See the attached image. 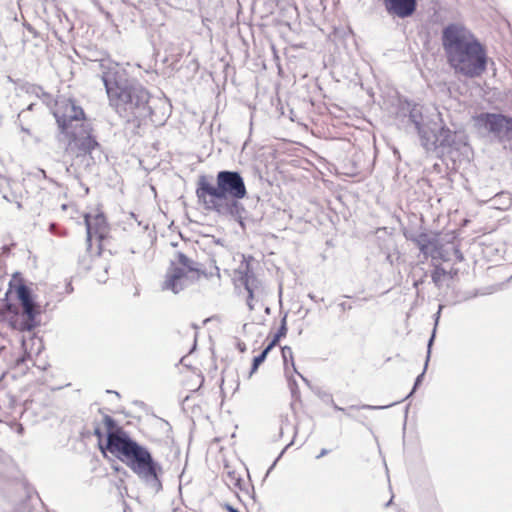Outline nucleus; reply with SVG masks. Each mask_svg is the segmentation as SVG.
<instances>
[{
	"mask_svg": "<svg viewBox=\"0 0 512 512\" xmlns=\"http://www.w3.org/2000/svg\"><path fill=\"white\" fill-rule=\"evenodd\" d=\"M109 105L126 121L146 117L150 114V94L135 79L129 78L118 63L103 59L99 63Z\"/></svg>",
	"mask_w": 512,
	"mask_h": 512,
	"instance_id": "nucleus-1",
	"label": "nucleus"
},
{
	"mask_svg": "<svg viewBox=\"0 0 512 512\" xmlns=\"http://www.w3.org/2000/svg\"><path fill=\"white\" fill-rule=\"evenodd\" d=\"M53 115L60 135L67 140L65 150L73 159V164L83 163L85 167L95 164L101 157L100 145L91 134L83 109L73 100L59 97Z\"/></svg>",
	"mask_w": 512,
	"mask_h": 512,
	"instance_id": "nucleus-2",
	"label": "nucleus"
},
{
	"mask_svg": "<svg viewBox=\"0 0 512 512\" xmlns=\"http://www.w3.org/2000/svg\"><path fill=\"white\" fill-rule=\"evenodd\" d=\"M103 423L106 428L107 450L126 464L146 487L155 493L159 492L162 489L161 464L154 460L146 447L138 444L118 427L111 416L104 415Z\"/></svg>",
	"mask_w": 512,
	"mask_h": 512,
	"instance_id": "nucleus-3",
	"label": "nucleus"
},
{
	"mask_svg": "<svg viewBox=\"0 0 512 512\" xmlns=\"http://www.w3.org/2000/svg\"><path fill=\"white\" fill-rule=\"evenodd\" d=\"M441 44L448 65L456 74L478 78L487 69L485 46L463 23L453 22L443 27Z\"/></svg>",
	"mask_w": 512,
	"mask_h": 512,
	"instance_id": "nucleus-4",
	"label": "nucleus"
},
{
	"mask_svg": "<svg viewBox=\"0 0 512 512\" xmlns=\"http://www.w3.org/2000/svg\"><path fill=\"white\" fill-rule=\"evenodd\" d=\"M216 182L217 185L214 186L206 176L199 177L196 195L204 205L209 204V200L219 201L227 197L243 199L247 194L244 179L237 171H219Z\"/></svg>",
	"mask_w": 512,
	"mask_h": 512,
	"instance_id": "nucleus-5",
	"label": "nucleus"
},
{
	"mask_svg": "<svg viewBox=\"0 0 512 512\" xmlns=\"http://www.w3.org/2000/svg\"><path fill=\"white\" fill-rule=\"evenodd\" d=\"M201 273L198 262L178 251L170 261L162 288L177 294L197 280Z\"/></svg>",
	"mask_w": 512,
	"mask_h": 512,
	"instance_id": "nucleus-6",
	"label": "nucleus"
},
{
	"mask_svg": "<svg viewBox=\"0 0 512 512\" xmlns=\"http://www.w3.org/2000/svg\"><path fill=\"white\" fill-rule=\"evenodd\" d=\"M399 114L408 117L409 122L414 126L421 141V145L426 151H431L435 141V130L429 125V122L423 115V106L412 101L400 103Z\"/></svg>",
	"mask_w": 512,
	"mask_h": 512,
	"instance_id": "nucleus-7",
	"label": "nucleus"
},
{
	"mask_svg": "<svg viewBox=\"0 0 512 512\" xmlns=\"http://www.w3.org/2000/svg\"><path fill=\"white\" fill-rule=\"evenodd\" d=\"M234 284L236 289L241 287L247 292V306L250 311L254 310L257 302L263 294L261 281L255 276L250 268L249 262L244 258L234 272Z\"/></svg>",
	"mask_w": 512,
	"mask_h": 512,
	"instance_id": "nucleus-8",
	"label": "nucleus"
},
{
	"mask_svg": "<svg viewBox=\"0 0 512 512\" xmlns=\"http://www.w3.org/2000/svg\"><path fill=\"white\" fill-rule=\"evenodd\" d=\"M475 124L493 134L499 141L512 140V118L497 113H481L475 117Z\"/></svg>",
	"mask_w": 512,
	"mask_h": 512,
	"instance_id": "nucleus-9",
	"label": "nucleus"
},
{
	"mask_svg": "<svg viewBox=\"0 0 512 512\" xmlns=\"http://www.w3.org/2000/svg\"><path fill=\"white\" fill-rule=\"evenodd\" d=\"M16 294L22 307V314L25 316V319L19 324V329L31 332L37 325L36 316L39 313L32 298L31 290L25 284L20 283L16 287Z\"/></svg>",
	"mask_w": 512,
	"mask_h": 512,
	"instance_id": "nucleus-10",
	"label": "nucleus"
},
{
	"mask_svg": "<svg viewBox=\"0 0 512 512\" xmlns=\"http://www.w3.org/2000/svg\"><path fill=\"white\" fill-rule=\"evenodd\" d=\"M85 225L87 232V250L92 249V242L95 240L98 243V248L102 249V245L108 234V225L103 214L85 215Z\"/></svg>",
	"mask_w": 512,
	"mask_h": 512,
	"instance_id": "nucleus-11",
	"label": "nucleus"
},
{
	"mask_svg": "<svg viewBox=\"0 0 512 512\" xmlns=\"http://www.w3.org/2000/svg\"><path fill=\"white\" fill-rule=\"evenodd\" d=\"M240 199H232L227 201L225 204H221L218 201L209 200V204H205L207 208H211L222 215H228L236 220L242 227H244L243 219L246 215V209Z\"/></svg>",
	"mask_w": 512,
	"mask_h": 512,
	"instance_id": "nucleus-12",
	"label": "nucleus"
},
{
	"mask_svg": "<svg viewBox=\"0 0 512 512\" xmlns=\"http://www.w3.org/2000/svg\"><path fill=\"white\" fill-rule=\"evenodd\" d=\"M388 15L405 19L412 16L417 8V0H383Z\"/></svg>",
	"mask_w": 512,
	"mask_h": 512,
	"instance_id": "nucleus-13",
	"label": "nucleus"
},
{
	"mask_svg": "<svg viewBox=\"0 0 512 512\" xmlns=\"http://www.w3.org/2000/svg\"><path fill=\"white\" fill-rule=\"evenodd\" d=\"M101 250L102 249H99L97 247V252L96 254H92L91 250L88 251L87 250V253H89V256L91 258V264L90 265H87L85 262H86V259L85 257H83L81 259V265L86 269V270H92L94 271V275L96 277V280L100 283H105L106 280H107V273H108V268H109V265L107 263V261L102 257V253H101Z\"/></svg>",
	"mask_w": 512,
	"mask_h": 512,
	"instance_id": "nucleus-14",
	"label": "nucleus"
},
{
	"mask_svg": "<svg viewBox=\"0 0 512 512\" xmlns=\"http://www.w3.org/2000/svg\"><path fill=\"white\" fill-rule=\"evenodd\" d=\"M42 341L40 338L31 336L22 339V349L24 355L17 359V364L24 363L26 360H31L34 355H38L42 350Z\"/></svg>",
	"mask_w": 512,
	"mask_h": 512,
	"instance_id": "nucleus-15",
	"label": "nucleus"
},
{
	"mask_svg": "<svg viewBox=\"0 0 512 512\" xmlns=\"http://www.w3.org/2000/svg\"><path fill=\"white\" fill-rule=\"evenodd\" d=\"M457 135L455 132L451 131L449 128L442 127L438 131V133L435 132V141L433 149L431 151H434L438 146L443 148H455L457 149V142H456Z\"/></svg>",
	"mask_w": 512,
	"mask_h": 512,
	"instance_id": "nucleus-16",
	"label": "nucleus"
},
{
	"mask_svg": "<svg viewBox=\"0 0 512 512\" xmlns=\"http://www.w3.org/2000/svg\"><path fill=\"white\" fill-rule=\"evenodd\" d=\"M415 242L420 250V252L427 257L436 258L439 255L437 248V241L434 238H430L427 234H420Z\"/></svg>",
	"mask_w": 512,
	"mask_h": 512,
	"instance_id": "nucleus-17",
	"label": "nucleus"
},
{
	"mask_svg": "<svg viewBox=\"0 0 512 512\" xmlns=\"http://www.w3.org/2000/svg\"><path fill=\"white\" fill-rule=\"evenodd\" d=\"M396 403H397V402H395V404H396ZM329 404H330V405L333 407V409H335L336 411H342V412H345V413H346V415H347L348 417H350V418H352V419H355V420H358V421H360V422H362V423H363V421H362V420H360V419H358V418H356V417H354V416L350 413V411H352V410H360V409H368V410H382V409H386V408H389V407H391V406H393V405H394V403H391V404H388V405H382V406H375V405L363 404V405H351L348 409H345V408H343V407L338 406L332 398H330V400H329Z\"/></svg>",
	"mask_w": 512,
	"mask_h": 512,
	"instance_id": "nucleus-18",
	"label": "nucleus"
},
{
	"mask_svg": "<svg viewBox=\"0 0 512 512\" xmlns=\"http://www.w3.org/2000/svg\"><path fill=\"white\" fill-rule=\"evenodd\" d=\"M441 309H442V306L440 305L439 309H438V312L435 314V317H436V319H435V326H437V324H438ZM435 333H436V327H434L432 335H431V337H430V339L428 341V345H427L428 346V350H427V357H426V361H425L424 370H423V372L420 375L417 376V378L415 380V383H414V386H413V389L410 392V394L407 396V398L410 397L415 392V390L417 389V387L421 384V382L423 380V377H424V374H425V371L427 369L428 362H429V359H430L431 347H432V344H433V341H434V338H435Z\"/></svg>",
	"mask_w": 512,
	"mask_h": 512,
	"instance_id": "nucleus-19",
	"label": "nucleus"
},
{
	"mask_svg": "<svg viewBox=\"0 0 512 512\" xmlns=\"http://www.w3.org/2000/svg\"><path fill=\"white\" fill-rule=\"evenodd\" d=\"M281 353H282V358H283V363H284L285 375H288V373L290 371L289 363L291 365L293 372H297L296 367H295L294 358H293L292 349L289 346H284L281 349Z\"/></svg>",
	"mask_w": 512,
	"mask_h": 512,
	"instance_id": "nucleus-20",
	"label": "nucleus"
},
{
	"mask_svg": "<svg viewBox=\"0 0 512 512\" xmlns=\"http://www.w3.org/2000/svg\"><path fill=\"white\" fill-rule=\"evenodd\" d=\"M494 205H498L497 207L505 210L508 209L512 204V197L509 193L502 192L493 198Z\"/></svg>",
	"mask_w": 512,
	"mask_h": 512,
	"instance_id": "nucleus-21",
	"label": "nucleus"
},
{
	"mask_svg": "<svg viewBox=\"0 0 512 512\" xmlns=\"http://www.w3.org/2000/svg\"><path fill=\"white\" fill-rule=\"evenodd\" d=\"M272 349V345H267L258 356L254 357L249 377H251L257 371L258 367L265 361L268 353Z\"/></svg>",
	"mask_w": 512,
	"mask_h": 512,
	"instance_id": "nucleus-22",
	"label": "nucleus"
},
{
	"mask_svg": "<svg viewBox=\"0 0 512 512\" xmlns=\"http://www.w3.org/2000/svg\"><path fill=\"white\" fill-rule=\"evenodd\" d=\"M287 315H284V317L281 319L280 327L277 331V333L274 335L273 339L268 345H272V348L277 345V343L280 341L282 337H284L287 334Z\"/></svg>",
	"mask_w": 512,
	"mask_h": 512,
	"instance_id": "nucleus-23",
	"label": "nucleus"
},
{
	"mask_svg": "<svg viewBox=\"0 0 512 512\" xmlns=\"http://www.w3.org/2000/svg\"><path fill=\"white\" fill-rule=\"evenodd\" d=\"M224 481L229 487L241 488L242 479L235 471H228Z\"/></svg>",
	"mask_w": 512,
	"mask_h": 512,
	"instance_id": "nucleus-24",
	"label": "nucleus"
},
{
	"mask_svg": "<svg viewBox=\"0 0 512 512\" xmlns=\"http://www.w3.org/2000/svg\"><path fill=\"white\" fill-rule=\"evenodd\" d=\"M14 512H31L30 496L27 493L20 498Z\"/></svg>",
	"mask_w": 512,
	"mask_h": 512,
	"instance_id": "nucleus-25",
	"label": "nucleus"
},
{
	"mask_svg": "<svg viewBox=\"0 0 512 512\" xmlns=\"http://www.w3.org/2000/svg\"><path fill=\"white\" fill-rule=\"evenodd\" d=\"M286 377L288 379L289 388H290L291 392L294 393V391L297 389V382L293 378V376L290 375V372L288 373V375H286Z\"/></svg>",
	"mask_w": 512,
	"mask_h": 512,
	"instance_id": "nucleus-26",
	"label": "nucleus"
},
{
	"mask_svg": "<svg viewBox=\"0 0 512 512\" xmlns=\"http://www.w3.org/2000/svg\"><path fill=\"white\" fill-rule=\"evenodd\" d=\"M15 430L19 435H22L24 432V427L21 423H15Z\"/></svg>",
	"mask_w": 512,
	"mask_h": 512,
	"instance_id": "nucleus-27",
	"label": "nucleus"
},
{
	"mask_svg": "<svg viewBox=\"0 0 512 512\" xmlns=\"http://www.w3.org/2000/svg\"><path fill=\"white\" fill-rule=\"evenodd\" d=\"M94 434H95L99 439H101V438H102V436H103V432H102V430H101V428H100L99 426H96V427L94 428Z\"/></svg>",
	"mask_w": 512,
	"mask_h": 512,
	"instance_id": "nucleus-28",
	"label": "nucleus"
},
{
	"mask_svg": "<svg viewBox=\"0 0 512 512\" xmlns=\"http://www.w3.org/2000/svg\"><path fill=\"white\" fill-rule=\"evenodd\" d=\"M339 307L341 308V310L343 311H346V310H350L352 309V306L347 304L346 302H342L339 304Z\"/></svg>",
	"mask_w": 512,
	"mask_h": 512,
	"instance_id": "nucleus-29",
	"label": "nucleus"
},
{
	"mask_svg": "<svg viewBox=\"0 0 512 512\" xmlns=\"http://www.w3.org/2000/svg\"><path fill=\"white\" fill-rule=\"evenodd\" d=\"M329 453V450L328 449H325L323 448L320 453L316 456L317 459H320L322 457H324L325 455H327Z\"/></svg>",
	"mask_w": 512,
	"mask_h": 512,
	"instance_id": "nucleus-30",
	"label": "nucleus"
},
{
	"mask_svg": "<svg viewBox=\"0 0 512 512\" xmlns=\"http://www.w3.org/2000/svg\"><path fill=\"white\" fill-rule=\"evenodd\" d=\"M226 509L228 512H239L236 508H234L233 506L227 504L226 505Z\"/></svg>",
	"mask_w": 512,
	"mask_h": 512,
	"instance_id": "nucleus-31",
	"label": "nucleus"
},
{
	"mask_svg": "<svg viewBox=\"0 0 512 512\" xmlns=\"http://www.w3.org/2000/svg\"><path fill=\"white\" fill-rule=\"evenodd\" d=\"M296 373L300 376V378L303 380V382H304V383H306L307 385H309V384H310L309 380H308L306 377H304V376H303L302 374H300L298 371H297Z\"/></svg>",
	"mask_w": 512,
	"mask_h": 512,
	"instance_id": "nucleus-32",
	"label": "nucleus"
},
{
	"mask_svg": "<svg viewBox=\"0 0 512 512\" xmlns=\"http://www.w3.org/2000/svg\"><path fill=\"white\" fill-rule=\"evenodd\" d=\"M455 254H456V256H457V258H458L459 260H462V258H463V257H462V254H461V252H460L458 249H455Z\"/></svg>",
	"mask_w": 512,
	"mask_h": 512,
	"instance_id": "nucleus-33",
	"label": "nucleus"
},
{
	"mask_svg": "<svg viewBox=\"0 0 512 512\" xmlns=\"http://www.w3.org/2000/svg\"><path fill=\"white\" fill-rule=\"evenodd\" d=\"M27 29H28L30 32L34 33V34L36 33V32H35V30H34L30 25H28V26H27Z\"/></svg>",
	"mask_w": 512,
	"mask_h": 512,
	"instance_id": "nucleus-34",
	"label": "nucleus"
},
{
	"mask_svg": "<svg viewBox=\"0 0 512 512\" xmlns=\"http://www.w3.org/2000/svg\"><path fill=\"white\" fill-rule=\"evenodd\" d=\"M393 497L385 504V507H388L392 504Z\"/></svg>",
	"mask_w": 512,
	"mask_h": 512,
	"instance_id": "nucleus-35",
	"label": "nucleus"
},
{
	"mask_svg": "<svg viewBox=\"0 0 512 512\" xmlns=\"http://www.w3.org/2000/svg\"><path fill=\"white\" fill-rule=\"evenodd\" d=\"M309 298H310V299H312L313 301H317V300H316V298H315V296H314V295H312V294H309Z\"/></svg>",
	"mask_w": 512,
	"mask_h": 512,
	"instance_id": "nucleus-36",
	"label": "nucleus"
},
{
	"mask_svg": "<svg viewBox=\"0 0 512 512\" xmlns=\"http://www.w3.org/2000/svg\"><path fill=\"white\" fill-rule=\"evenodd\" d=\"M33 107H34V104H30V105L27 107V109H28V110H33Z\"/></svg>",
	"mask_w": 512,
	"mask_h": 512,
	"instance_id": "nucleus-37",
	"label": "nucleus"
},
{
	"mask_svg": "<svg viewBox=\"0 0 512 512\" xmlns=\"http://www.w3.org/2000/svg\"><path fill=\"white\" fill-rule=\"evenodd\" d=\"M107 392H109V393H110V392H112V393H114V394H115L116 396H118V397L120 396V395H119V393H118V392H116V391H110V390H108Z\"/></svg>",
	"mask_w": 512,
	"mask_h": 512,
	"instance_id": "nucleus-38",
	"label": "nucleus"
}]
</instances>
